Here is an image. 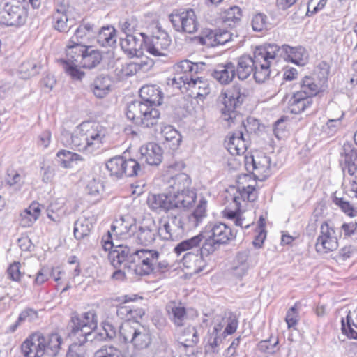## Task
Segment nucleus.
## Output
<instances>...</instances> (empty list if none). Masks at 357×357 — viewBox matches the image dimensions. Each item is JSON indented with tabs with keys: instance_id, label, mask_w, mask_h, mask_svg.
I'll list each match as a JSON object with an SVG mask.
<instances>
[{
	"instance_id": "f257e3e1",
	"label": "nucleus",
	"mask_w": 357,
	"mask_h": 357,
	"mask_svg": "<svg viewBox=\"0 0 357 357\" xmlns=\"http://www.w3.org/2000/svg\"><path fill=\"white\" fill-rule=\"evenodd\" d=\"M109 261L114 268L128 269L137 275H148L152 273H164L169 264L162 259L155 250L139 249L121 244L109 254Z\"/></svg>"
},
{
	"instance_id": "f03ea898",
	"label": "nucleus",
	"mask_w": 357,
	"mask_h": 357,
	"mask_svg": "<svg viewBox=\"0 0 357 357\" xmlns=\"http://www.w3.org/2000/svg\"><path fill=\"white\" fill-rule=\"evenodd\" d=\"M204 234H199L189 239L180 242L174 249L177 255L187 252L183 257L184 266L193 273H198L204 270L206 266L204 257L211 253L204 252Z\"/></svg>"
},
{
	"instance_id": "7ed1b4c3",
	"label": "nucleus",
	"mask_w": 357,
	"mask_h": 357,
	"mask_svg": "<svg viewBox=\"0 0 357 357\" xmlns=\"http://www.w3.org/2000/svg\"><path fill=\"white\" fill-rule=\"evenodd\" d=\"M119 335L120 340L130 343L135 351L149 348L152 342L149 328L137 321L122 324L119 329Z\"/></svg>"
},
{
	"instance_id": "20e7f679",
	"label": "nucleus",
	"mask_w": 357,
	"mask_h": 357,
	"mask_svg": "<svg viewBox=\"0 0 357 357\" xmlns=\"http://www.w3.org/2000/svg\"><path fill=\"white\" fill-rule=\"evenodd\" d=\"M204 236V252L213 253L219 248L220 245L226 244L236 237L231 229L222 222L208 224L206 228Z\"/></svg>"
},
{
	"instance_id": "39448f33",
	"label": "nucleus",
	"mask_w": 357,
	"mask_h": 357,
	"mask_svg": "<svg viewBox=\"0 0 357 357\" xmlns=\"http://www.w3.org/2000/svg\"><path fill=\"white\" fill-rule=\"evenodd\" d=\"M223 96L224 107L221 109L222 117L225 121L234 123L238 117L236 109L241 105L248 96V91L239 84H235L230 89L221 93Z\"/></svg>"
},
{
	"instance_id": "423d86ee",
	"label": "nucleus",
	"mask_w": 357,
	"mask_h": 357,
	"mask_svg": "<svg viewBox=\"0 0 357 357\" xmlns=\"http://www.w3.org/2000/svg\"><path fill=\"white\" fill-rule=\"evenodd\" d=\"M26 17L22 0L0 1V24L18 26L25 23Z\"/></svg>"
},
{
	"instance_id": "0eeeda50",
	"label": "nucleus",
	"mask_w": 357,
	"mask_h": 357,
	"mask_svg": "<svg viewBox=\"0 0 357 357\" xmlns=\"http://www.w3.org/2000/svg\"><path fill=\"white\" fill-rule=\"evenodd\" d=\"M328 67L326 63L318 66L312 76H305L300 82V90L305 97L310 98L324 91L327 87Z\"/></svg>"
},
{
	"instance_id": "6e6552de",
	"label": "nucleus",
	"mask_w": 357,
	"mask_h": 357,
	"mask_svg": "<svg viewBox=\"0 0 357 357\" xmlns=\"http://www.w3.org/2000/svg\"><path fill=\"white\" fill-rule=\"evenodd\" d=\"M86 45L73 43L68 42L66 49V59H62L60 62L63 65L64 70L73 79H81L84 73L80 70L82 56L86 51Z\"/></svg>"
},
{
	"instance_id": "1a4fd4ad",
	"label": "nucleus",
	"mask_w": 357,
	"mask_h": 357,
	"mask_svg": "<svg viewBox=\"0 0 357 357\" xmlns=\"http://www.w3.org/2000/svg\"><path fill=\"white\" fill-rule=\"evenodd\" d=\"M340 161L344 174L347 172L351 176L349 183H344L345 192L357 198V150L351 149L349 145H344Z\"/></svg>"
},
{
	"instance_id": "9d476101",
	"label": "nucleus",
	"mask_w": 357,
	"mask_h": 357,
	"mask_svg": "<svg viewBox=\"0 0 357 357\" xmlns=\"http://www.w3.org/2000/svg\"><path fill=\"white\" fill-rule=\"evenodd\" d=\"M186 230L181 212L174 209L168 212L164 218V223L160 225V237L167 241H176L183 236Z\"/></svg>"
},
{
	"instance_id": "9b49d317",
	"label": "nucleus",
	"mask_w": 357,
	"mask_h": 357,
	"mask_svg": "<svg viewBox=\"0 0 357 357\" xmlns=\"http://www.w3.org/2000/svg\"><path fill=\"white\" fill-rule=\"evenodd\" d=\"M160 225L151 215L144 217L137 224L133 233V241L138 245L149 246L160 236Z\"/></svg>"
},
{
	"instance_id": "f8f14e48",
	"label": "nucleus",
	"mask_w": 357,
	"mask_h": 357,
	"mask_svg": "<svg viewBox=\"0 0 357 357\" xmlns=\"http://www.w3.org/2000/svg\"><path fill=\"white\" fill-rule=\"evenodd\" d=\"M97 325L98 317L94 310H89L81 314L73 313L69 324L71 333L83 337V342L86 341L87 337L97 328Z\"/></svg>"
},
{
	"instance_id": "ddd939ff",
	"label": "nucleus",
	"mask_w": 357,
	"mask_h": 357,
	"mask_svg": "<svg viewBox=\"0 0 357 357\" xmlns=\"http://www.w3.org/2000/svg\"><path fill=\"white\" fill-rule=\"evenodd\" d=\"M169 18L178 32L192 34L199 29V23L193 9L174 10L169 15Z\"/></svg>"
},
{
	"instance_id": "4468645a",
	"label": "nucleus",
	"mask_w": 357,
	"mask_h": 357,
	"mask_svg": "<svg viewBox=\"0 0 357 357\" xmlns=\"http://www.w3.org/2000/svg\"><path fill=\"white\" fill-rule=\"evenodd\" d=\"M144 38L147 52L154 56H166L168 49L171 45V39L165 31H158L149 38L145 33H139Z\"/></svg>"
},
{
	"instance_id": "2eb2a0df",
	"label": "nucleus",
	"mask_w": 357,
	"mask_h": 357,
	"mask_svg": "<svg viewBox=\"0 0 357 357\" xmlns=\"http://www.w3.org/2000/svg\"><path fill=\"white\" fill-rule=\"evenodd\" d=\"M338 247L337 235L333 226L324 222L320 227V234L317 239L315 248L320 253H328Z\"/></svg>"
},
{
	"instance_id": "dca6fc26",
	"label": "nucleus",
	"mask_w": 357,
	"mask_h": 357,
	"mask_svg": "<svg viewBox=\"0 0 357 357\" xmlns=\"http://www.w3.org/2000/svg\"><path fill=\"white\" fill-rule=\"evenodd\" d=\"M83 130L89 142V153L98 149L106 137V129L98 123H83Z\"/></svg>"
},
{
	"instance_id": "f3484780",
	"label": "nucleus",
	"mask_w": 357,
	"mask_h": 357,
	"mask_svg": "<svg viewBox=\"0 0 357 357\" xmlns=\"http://www.w3.org/2000/svg\"><path fill=\"white\" fill-rule=\"evenodd\" d=\"M261 61L254 52V56L242 55L237 59V63L235 64L236 75L241 80H245L254 72L255 66L259 64Z\"/></svg>"
},
{
	"instance_id": "a211bd4d",
	"label": "nucleus",
	"mask_w": 357,
	"mask_h": 357,
	"mask_svg": "<svg viewBox=\"0 0 357 357\" xmlns=\"http://www.w3.org/2000/svg\"><path fill=\"white\" fill-rule=\"evenodd\" d=\"M183 164H175L169 167V172L172 174L174 169L183 168ZM169 187L174 190V192L183 191L191 188V178L185 173H178L176 174H171L167 180Z\"/></svg>"
},
{
	"instance_id": "6ab92c4d",
	"label": "nucleus",
	"mask_w": 357,
	"mask_h": 357,
	"mask_svg": "<svg viewBox=\"0 0 357 357\" xmlns=\"http://www.w3.org/2000/svg\"><path fill=\"white\" fill-rule=\"evenodd\" d=\"M147 204L152 211L156 212L168 213L174 209L171 193L151 194L147 198Z\"/></svg>"
},
{
	"instance_id": "aec40b11",
	"label": "nucleus",
	"mask_w": 357,
	"mask_h": 357,
	"mask_svg": "<svg viewBox=\"0 0 357 357\" xmlns=\"http://www.w3.org/2000/svg\"><path fill=\"white\" fill-rule=\"evenodd\" d=\"M286 50H289L287 45L278 46L275 43H268L263 46L257 47L255 53L259 60L270 61L276 58H283L285 55Z\"/></svg>"
},
{
	"instance_id": "412c9836",
	"label": "nucleus",
	"mask_w": 357,
	"mask_h": 357,
	"mask_svg": "<svg viewBox=\"0 0 357 357\" xmlns=\"http://www.w3.org/2000/svg\"><path fill=\"white\" fill-rule=\"evenodd\" d=\"M213 78L222 85L230 84L235 78V64L231 61L218 64L211 73Z\"/></svg>"
},
{
	"instance_id": "4be33fe9",
	"label": "nucleus",
	"mask_w": 357,
	"mask_h": 357,
	"mask_svg": "<svg viewBox=\"0 0 357 357\" xmlns=\"http://www.w3.org/2000/svg\"><path fill=\"white\" fill-rule=\"evenodd\" d=\"M42 350H44V357L56 356L62 343V338L58 333H52L47 336L43 335L41 333H37Z\"/></svg>"
},
{
	"instance_id": "5701e85b",
	"label": "nucleus",
	"mask_w": 357,
	"mask_h": 357,
	"mask_svg": "<svg viewBox=\"0 0 357 357\" xmlns=\"http://www.w3.org/2000/svg\"><path fill=\"white\" fill-rule=\"evenodd\" d=\"M140 162L149 165H158L162 158V150L160 146L155 143H149L146 146L140 148Z\"/></svg>"
},
{
	"instance_id": "b1692460",
	"label": "nucleus",
	"mask_w": 357,
	"mask_h": 357,
	"mask_svg": "<svg viewBox=\"0 0 357 357\" xmlns=\"http://www.w3.org/2000/svg\"><path fill=\"white\" fill-rule=\"evenodd\" d=\"M136 219L130 215L121 216L112 225V231L117 236L129 235L133 237L137 226Z\"/></svg>"
},
{
	"instance_id": "393cba45",
	"label": "nucleus",
	"mask_w": 357,
	"mask_h": 357,
	"mask_svg": "<svg viewBox=\"0 0 357 357\" xmlns=\"http://www.w3.org/2000/svg\"><path fill=\"white\" fill-rule=\"evenodd\" d=\"M144 43V38L142 40L137 38L135 35H130L121 40V47L123 51L129 57H140L143 54L142 45Z\"/></svg>"
},
{
	"instance_id": "a878e982",
	"label": "nucleus",
	"mask_w": 357,
	"mask_h": 357,
	"mask_svg": "<svg viewBox=\"0 0 357 357\" xmlns=\"http://www.w3.org/2000/svg\"><path fill=\"white\" fill-rule=\"evenodd\" d=\"M197 199L195 190L192 188L183 191L174 192L172 199L174 209L192 207Z\"/></svg>"
},
{
	"instance_id": "bb28decb",
	"label": "nucleus",
	"mask_w": 357,
	"mask_h": 357,
	"mask_svg": "<svg viewBox=\"0 0 357 357\" xmlns=\"http://www.w3.org/2000/svg\"><path fill=\"white\" fill-rule=\"evenodd\" d=\"M52 19L54 29L59 32H68L75 25V20L68 17L64 7L56 8Z\"/></svg>"
},
{
	"instance_id": "cd10ccee",
	"label": "nucleus",
	"mask_w": 357,
	"mask_h": 357,
	"mask_svg": "<svg viewBox=\"0 0 357 357\" xmlns=\"http://www.w3.org/2000/svg\"><path fill=\"white\" fill-rule=\"evenodd\" d=\"M142 101L149 105H160L162 101V93L156 85H145L139 90Z\"/></svg>"
},
{
	"instance_id": "c85d7f7f",
	"label": "nucleus",
	"mask_w": 357,
	"mask_h": 357,
	"mask_svg": "<svg viewBox=\"0 0 357 357\" xmlns=\"http://www.w3.org/2000/svg\"><path fill=\"white\" fill-rule=\"evenodd\" d=\"M21 350L24 357H44V350H42L37 333L31 335L23 342Z\"/></svg>"
},
{
	"instance_id": "c756f323",
	"label": "nucleus",
	"mask_w": 357,
	"mask_h": 357,
	"mask_svg": "<svg viewBox=\"0 0 357 357\" xmlns=\"http://www.w3.org/2000/svg\"><path fill=\"white\" fill-rule=\"evenodd\" d=\"M248 169H252V173L256 176H266L270 169V158L264 155L251 157L250 163L247 161Z\"/></svg>"
},
{
	"instance_id": "7c9ffc66",
	"label": "nucleus",
	"mask_w": 357,
	"mask_h": 357,
	"mask_svg": "<svg viewBox=\"0 0 357 357\" xmlns=\"http://www.w3.org/2000/svg\"><path fill=\"white\" fill-rule=\"evenodd\" d=\"M206 199H201L193 212L188 215L185 222L187 230L195 229L203 222L206 216Z\"/></svg>"
},
{
	"instance_id": "2f4dec72",
	"label": "nucleus",
	"mask_w": 357,
	"mask_h": 357,
	"mask_svg": "<svg viewBox=\"0 0 357 357\" xmlns=\"http://www.w3.org/2000/svg\"><path fill=\"white\" fill-rule=\"evenodd\" d=\"M312 99L305 97L302 93L296 91L289 100V109L292 114H300L312 106Z\"/></svg>"
},
{
	"instance_id": "473e14b6",
	"label": "nucleus",
	"mask_w": 357,
	"mask_h": 357,
	"mask_svg": "<svg viewBox=\"0 0 357 357\" xmlns=\"http://www.w3.org/2000/svg\"><path fill=\"white\" fill-rule=\"evenodd\" d=\"M226 146L228 151L233 155L243 154L247 149V145L243 131L241 130L237 132L233 133L229 137Z\"/></svg>"
},
{
	"instance_id": "72a5a7b5",
	"label": "nucleus",
	"mask_w": 357,
	"mask_h": 357,
	"mask_svg": "<svg viewBox=\"0 0 357 357\" xmlns=\"http://www.w3.org/2000/svg\"><path fill=\"white\" fill-rule=\"evenodd\" d=\"M112 81L105 75H100L95 78L90 85V89L95 96L98 98L105 97L110 91Z\"/></svg>"
},
{
	"instance_id": "f704fd0d",
	"label": "nucleus",
	"mask_w": 357,
	"mask_h": 357,
	"mask_svg": "<svg viewBox=\"0 0 357 357\" xmlns=\"http://www.w3.org/2000/svg\"><path fill=\"white\" fill-rule=\"evenodd\" d=\"M40 211L39 204L35 202L32 203L20 213V225L23 227H31L39 218Z\"/></svg>"
},
{
	"instance_id": "c9c22d12",
	"label": "nucleus",
	"mask_w": 357,
	"mask_h": 357,
	"mask_svg": "<svg viewBox=\"0 0 357 357\" xmlns=\"http://www.w3.org/2000/svg\"><path fill=\"white\" fill-rule=\"evenodd\" d=\"M147 109V104L142 101H132L128 105L126 116L135 124L139 126L144 114Z\"/></svg>"
},
{
	"instance_id": "e433bc0d",
	"label": "nucleus",
	"mask_w": 357,
	"mask_h": 357,
	"mask_svg": "<svg viewBox=\"0 0 357 357\" xmlns=\"http://www.w3.org/2000/svg\"><path fill=\"white\" fill-rule=\"evenodd\" d=\"M116 31L112 26L101 28L97 36V43L103 47H112L116 43Z\"/></svg>"
},
{
	"instance_id": "4c0bfd02",
	"label": "nucleus",
	"mask_w": 357,
	"mask_h": 357,
	"mask_svg": "<svg viewBox=\"0 0 357 357\" xmlns=\"http://www.w3.org/2000/svg\"><path fill=\"white\" fill-rule=\"evenodd\" d=\"M102 59V54L98 50L86 45V51H84L82 61H80L79 68H93L100 63Z\"/></svg>"
},
{
	"instance_id": "58836bf2",
	"label": "nucleus",
	"mask_w": 357,
	"mask_h": 357,
	"mask_svg": "<svg viewBox=\"0 0 357 357\" xmlns=\"http://www.w3.org/2000/svg\"><path fill=\"white\" fill-rule=\"evenodd\" d=\"M93 227L91 218L80 217L74 223V236L77 240H81L88 236Z\"/></svg>"
},
{
	"instance_id": "ea45409f",
	"label": "nucleus",
	"mask_w": 357,
	"mask_h": 357,
	"mask_svg": "<svg viewBox=\"0 0 357 357\" xmlns=\"http://www.w3.org/2000/svg\"><path fill=\"white\" fill-rule=\"evenodd\" d=\"M94 33L93 24L89 23L84 24L80 25L75 29L74 35L70 38L69 41L73 43L86 45V42L93 36Z\"/></svg>"
},
{
	"instance_id": "a19ab883",
	"label": "nucleus",
	"mask_w": 357,
	"mask_h": 357,
	"mask_svg": "<svg viewBox=\"0 0 357 357\" xmlns=\"http://www.w3.org/2000/svg\"><path fill=\"white\" fill-rule=\"evenodd\" d=\"M160 134L171 149H176L181 142V135L172 126L166 125L160 127Z\"/></svg>"
},
{
	"instance_id": "79ce46f5",
	"label": "nucleus",
	"mask_w": 357,
	"mask_h": 357,
	"mask_svg": "<svg viewBox=\"0 0 357 357\" xmlns=\"http://www.w3.org/2000/svg\"><path fill=\"white\" fill-rule=\"evenodd\" d=\"M189 89H192V93L195 95L196 98L201 100L205 98L211 91L208 80L200 77H194Z\"/></svg>"
},
{
	"instance_id": "37998d69",
	"label": "nucleus",
	"mask_w": 357,
	"mask_h": 357,
	"mask_svg": "<svg viewBox=\"0 0 357 357\" xmlns=\"http://www.w3.org/2000/svg\"><path fill=\"white\" fill-rule=\"evenodd\" d=\"M289 50H286L283 59L299 66L305 63L307 57L306 50L303 47H292L287 45Z\"/></svg>"
},
{
	"instance_id": "c03bdc74",
	"label": "nucleus",
	"mask_w": 357,
	"mask_h": 357,
	"mask_svg": "<svg viewBox=\"0 0 357 357\" xmlns=\"http://www.w3.org/2000/svg\"><path fill=\"white\" fill-rule=\"evenodd\" d=\"M167 310L171 320L177 326H182L187 319L185 308L181 305H176L175 303L167 305Z\"/></svg>"
},
{
	"instance_id": "a18cd8bd",
	"label": "nucleus",
	"mask_w": 357,
	"mask_h": 357,
	"mask_svg": "<svg viewBox=\"0 0 357 357\" xmlns=\"http://www.w3.org/2000/svg\"><path fill=\"white\" fill-rule=\"evenodd\" d=\"M124 158L116 156L111 158L106 163V167L110 173V176L114 179H119L123 177Z\"/></svg>"
},
{
	"instance_id": "49530a36",
	"label": "nucleus",
	"mask_w": 357,
	"mask_h": 357,
	"mask_svg": "<svg viewBox=\"0 0 357 357\" xmlns=\"http://www.w3.org/2000/svg\"><path fill=\"white\" fill-rule=\"evenodd\" d=\"M72 145L79 151H85L89 153V142L86 137L85 131L83 130V124L80 128L75 130L71 135Z\"/></svg>"
},
{
	"instance_id": "de8ad7c7",
	"label": "nucleus",
	"mask_w": 357,
	"mask_h": 357,
	"mask_svg": "<svg viewBox=\"0 0 357 357\" xmlns=\"http://www.w3.org/2000/svg\"><path fill=\"white\" fill-rule=\"evenodd\" d=\"M160 112L153 107V105H147V109H146L144 116L142 119L139 126L150 128L155 126L160 119Z\"/></svg>"
},
{
	"instance_id": "09e8293b",
	"label": "nucleus",
	"mask_w": 357,
	"mask_h": 357,
	"mask_svg": "<svg viewBox=\"0 0 357 357\" xmlns=\"http://www.w3.org/2000/svg\"><path fill=\"white\" fill-rule=\"evenodd\" d=\"M332 201L335 206L349 217L352 218L357 215V208H355L344 197H338L336 192L332 196Z\"/></svg>"
},
{
	"instance_id": "8fccbe9b",
	"label": "nucleus",
	"mask_w": 357,
	"mask_h": 357,
	"mask_svg": "<svg viewBox=\"0 0 357 357\" xmlns=\"http://www.w3.org/2000/svg\"><path fill=\"white\" fill-rule=\"evenodd\" d=\"M270 64V61L261 60L259 64L255 66L252 74L257 82L263 83L268 78L271 72Z\"/></svg>"
},
{
	"instance_id": "3c124183",
	"label": "nucleus",
	"mask_w": 357,
	"mask_h": 357,
	"mask_svg": "<svg viewBox=\"0 0 357 357\" xmlns=\"http://www.w3.org/2000/svg\"><path fill=\"white\" fill-rule=\"evenodd\" d=\"M40 66L34 61L23 62L19 67V73L22 79H26L39 73Z\"/></svg>"
},
{
	"instance_id": "603ef678",
	"label": "nucleus",
	"mask_w": 357,
	"mask_h": 357,
	"mask_svg": "<svg viewBox=\"0 0 357 357\" xmlns=\"http://www.w3.org/2000/svg\"><path fill=\"white\" fill-rule=\"evenodd\" d=\"M57 162L64 168L71 167L73 161L82 160V157L67 150H61L57 154Z\"/></svg>"
},
{
	"instance_id": "864d4df0",
	"label": "nucleus",
	"mask_w": 357,
	"mask_h": 357,
	"mask_svg": "<svg viewBox=\"0 0 357 357\" xmlns=\"http://www.w3.org/2000/svg\"><path fill=\"white\" fill-rule=\"evenodd\" d=\"M218 323H222L225 326V330L222 331V335L227 336L234 333L237 329L238 321L236 314L229 312L228 317L225 318H220V321Z\"/></svg>"
},
{
	"instance_id": "5fc2aeb1",
	"label": "nucleus",
	"mask_w": 357,
	"mask_h": 357,
	"mask_svg": "<svg viewBox=\"0 0 357 357\" xmlns=\"http://www.w3.org/2000/svg\"><path fill=\"white\" fill-rule=\"evenodd\" d=\"M123 163V174L126 176H135L142 172L141 165L142 164L140 162V160L137 161L134 159L126 160L124 158Z\"/></svg>"
},
{
	"instance_id": "6e6d98bb",
	"label": "nucleus",
	"mask_w": 357,
	"mask_h": 357,
	"mask_svg": "<svg viewBox=\"0 0 357 357\" xmlns=\"http://www.w3.org/2000/svg\"><path fill=\"white\" fill-rule=\"evenodd\" d=\"M138 26L137 20L135 17H130L126 18L119 23V26L121 31L124 33L126 36L133 35L137 31Z\"/></svg>"
},
{
	"instance_id": "4d7b16f0",
	"label": "nucleus",
	"mask_w": 357,
	"mask_h": 357,
	"mask_svg": "<svg viewBox=\"0 0 357 357\" xmlns=\"http://www.w3.org/2000/svg\"><path fill=\"white\" fill-rule=\"evenodd\" d=\"M344 114L342 111L339 112V115L336 118H330L326 125L324 126V130L328 135H333L341 127V119Z\"/></svg>"
},
{
	"instance_id": "13d9d810",
	"label": "nucleus",
	"mask_w": 357,
	"mask_h": 357,
	"mask_svg": "<svg viewBox=\"0 0 357 357\" xmlns=\"http://www.w3.org/2000/svg\"><path fill=\"white\" fill-rule=\"evenodd\" d=\"M6 182L10 186H13L20 190L24 183L23 177L16 170L8 169L6 177Z\"/></svg>"
},
{
	"instance_id": "bf43d9fd",
	"label": "nucleus",
	"mask_w": 357,
	"mask_h": 357,
	"mask_svg": "<svg viewBox=\"0 0 357 357\" xmlns=\"http://www.w3.org/2000/svg\"><path fill=\"white\" fill-rule=\"evenodd\" d=\"M124 298V303L117 307L116 314L120 319L126 320V322H131L130 316L131 308L129 302L133 301L134 298L128 296H125Z\"/></svg>"
},
{
	"instance_id": "052dcab7",
	"label": "nucleus",
	"mask_w": 357,
	"mask_h": 357,
	"mask_svg": "<svg viewBox=\"0 0 357 357\" xmlns=\"http://www.w3.org/2000/svg\"><path fill=\"white\" fill-rule=\"evenodd\" d=\"M94 357H122V353L115 347L105 346L95 353Z\"/></svg>"
},
{
	"instance_id": "680f3d73",
	"label": "nucleus",
	"mask_w": 357,
	"mask_h": 357,
	"mask_svg": "<svg viewBox=\"0 0 357 357\" xmlns=\"http://www.w3.org/2000/svg\"><path fill=\"white\" fill-rule=\"evenodd\" d=\"M194 77L192 76H188V75H183L176 73V75L173 79H171V83L168 82L169 84L177 88L181 89L182 84L183 86L188 85V89L190 87L191 82H192Z\"/></svg>"
},
{
	"instance_id": "e2e57ef3",
	"label": "nucleus",
	"mask_w": 357,
	"mask_h": 357,
	"mask_svg": "<svg viewBox=\"0 0 357 357\" xmlns=\"http://www.w3.org/2000/svg\"><path fill=\"white\" fill-rule=\"evenodd\" d=\"M199 43L207 47H215L216 43V31L206 30L199 37Z\"/></svg>"
},
{
	"instance_id": "0e129e2a",
	"label": "nucleus",
	"mask_w": 357,
	"mask_h": 357,
	"mask_svg": "<svg viewBox=\"0 0 357 357\" xmlns=\"http://www.w3.org/2000/svg\"><path fill=\"white\" fill-rule=\"evenodd\" d=\"M278 340H276L272 342L271 340H262L258 344V349L260 351L266 353L268 354H275L279 348L278 347Z\"/></svg>"
},
{
	"instance_id": "69168bd1",
	"label": "nucleus",
	"mask_w": 357,
	"mask_h": 357,
	"mask_svg": "<svg viewBox=\"0 0 357 357\" xmlns=\"http://www.w3.org/2000/svg\"><path fill=\"white\" fill-rule=\"evenodd\" d=\"M267 17L262 14L258 13L255 15L252 20V27L255 31H262L266 29L267 26Z\"/></svg>"
},
{
	"instance_id": "338daca9",
	"label": "nucleus",
	"mask_w": 357,
	"mask_h": 357,
	"mask_svg": "<svg viewBox=\"0 0 357 357\" xmlns=\"http://www.w3.org/2000/svg\"><path fill=\"white\" fill-rule=\"evenodd\" d=\"M241 338L238 337L233 340L231 345L226 350L228 357H246L244 351L239 350Z\"/></svg>"
},
{
	"instance_id": "774afa93",
	"label": "nucleus",
	"mask_w": 357,
	"mask_h": 357,
	"mask_svg": "<svg viewBox=\"0 0 357 357\" xmlns=\"http://www.w3.org/2000/svg\"><path fill=\"white\" fill-rule=\"evenodd\" d=\"M183 340L188 344H197L199 342V335L195 327L188 326L183 333Z\"/></svg>"
}]
</instances>
